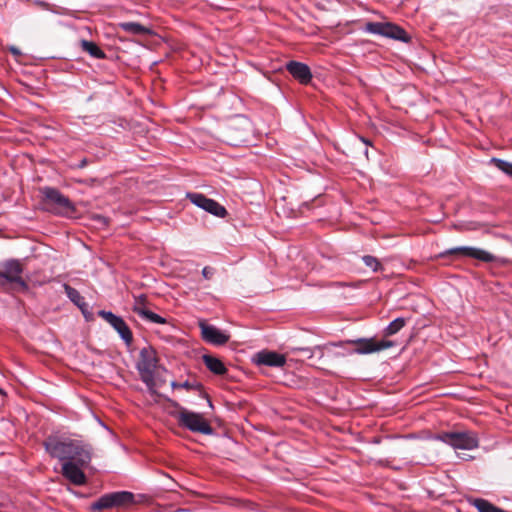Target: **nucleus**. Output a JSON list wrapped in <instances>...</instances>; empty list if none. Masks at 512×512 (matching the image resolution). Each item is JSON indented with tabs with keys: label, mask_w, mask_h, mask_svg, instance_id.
<instances>
[{
	"label": "nucleus",
	"mask_w": 512,
	"mask_h": 512,
	"mask_svg": "<svg viewBox=\"0 0 512 512\" xmlns=\"http://www.w3.org/2000/svg\"><path fill=\"white\" fill-rule=\"evenodd\" d=\"M45 451L50 457L63 463L77 461L81 466H88L92 460L93 447L88 442L71 438L66 434H51L43 442Z\"/></svg>",
	"instance_id": "nucleus-1"
},
{
	"label": "nucleus",
	"mask_w": 512,
	"mask_h": 512,
	"mask_svg": "<svg viewBox=\"0 0 512 512\" xmlns=\"http://www.w3.org/2000/svg\"><path fill=\"white\" fill-rule=\"evenodd\" d=\"M158 366L156 351L151 346L143 347L139 352L136 369L141 381L146 385L151 395H158L155 372Z\"/></svg>",
	"instance_id": "nucleus-2"
},
{
	"label": "nucleus",
	"mask_w": 512,
	"mask_h": 512,
	"mask_svg": "<svg viewBox=\"0 0 512 512\" xmlns=\"http://www.w3.org/2000/svg\"><path fill=\"white\" fill-rule=\"evenodd\" d=\"M171 404L179 409V413L174 415L179 425L191 432L201 433L203 435H212L214 430L211 425L199 413H195L180 406L177 402L169 399Z\"/></svg>",
	"instance_id": "nucleus-3"
},
{
	"label": "nucleus",
	"mask_w": 512,
	"mask_h": 512,
	"mask_svg": "<svg viewBox=\"0 0 512 512\" xmlns=\"http://www.w3.org/2000/svg\"><path fill=\"white\" fill-rule=\"evenodd\" d=\"M23 271V264L18 259L0 261V287L16 284L24 291L28 290V284L22 277Z\"/></svg>",
	"instance_id": "nucleus-4"
},
{
	"label": "nucleus",
	"mask_w": 512,
	"mask_h": 512,
	"mask_svg": "<svg viewBox=\"0 0 512 512\" xmlns=\"http://www.w3.org/2000/svg\"><path fill=\"white\" fill-rule=\"evenodd\" d=\"M434 439L454 449L473 450L479 445L476 434L470 431L444 432L434 436Z\"/></svg>",
	"instance_id": "nucleus-5"
},
{
	"label": "nucleus",
	"mask_w": 512,
	"mask_h": 512,
	"mask_svg": "<svg viewBox=\"0 0 512 512\" xmlns=\"http://www.w3.org/2000/svg\"><path fill=\"white\" fill-rule=\"evenodd\" d=\"M134 503V494L129 491H117L102 495L91 504V510L102 511L111 508L126 507Z\"/></svg>",
	"instance_id": "nucleus-6"
},
{
	"label": "nucleus",
	"mask_w": 512,
	"mask_h": 512,
	"mask_svg": "<svg viewBox=\"0 0 512 512\" xmlns=\"http://www.w3.org/2000/svg\"><path fill=\"white\" fill-rule=\"evenodd\" d=\"M344 343L355 345L356 347L352 353L361 355L379 352L385 349H389L395 345V343L391 340L377 341L374 338H357L353 340H347L346 342L333 343V345L342 346Z\"/></svg>",
	"instance_id": "nucleus-7"
},
{
	"label": "nucleus",
	"mask_w": 512,
	"mask_h": 512,
	"mask_svg": "<svg viewBox=\"0 0 512 512\" xmlns=\"http://www.w3.org/2000/svg\"><path fill=\"white\" fill-rule=\"evenodd\" d=\"M448 255H462L465 257L477 259L482 262L490 263L494 262L496 260V256L491 254L490 252L476 248V247H470V246H459L447 249L443 252H441L438 257L444 258Z\"/></svg>",
	"instance_id": "nucleus-8"
},
{
	"label": "nucleus",
	"mask_w": 512,
	"mask_h": 512,
	"mask_svg": "<svg viewBox=\"0 0 512 512\" xmlns=\"http://www.w3.org/2000/svg\"><path fill=\"white\" fill-rule=\"evenodd\" d=\"M41 192L45 200L55 206V213L64 214L74 210V206L69 198L63 195L58 189L53 187H44Z\"/></svg>",
	"instance_id": "nucleus-9"
},
{
	"label": "nucleus",
	"mask_w": 512,
	"mask_h": 512,
	"mask_svg": "<svg viewBox=\"0 0 512 512\" xmlns=\"http://www.w3.org/2000/svg\"><path fill=\"white\" fill-rule=\"evenodd\" d=\"M198 326L201 331V338L208 344L222 346L230 339L229 334L214 325L208 324L205 320H200Z\"/></svg>",
	"instance_id": "nucleus-10"
},
{
	"label": "nucleus",
	"mask_w": 512,
	"mask_h": 512,
	"mask_svg": "<svg viewBox=\"0 0 512 512\" xmlns=\"http://www.w3.org/2000/svg\"><path fill=\"white\" fill-rule=\"evenodd\" d=\"M187 198L197 207L209 212L210 214L223 218L226 216L227 211L224 206L219 204L214 199L206 197L201 193H188Z\"/></svg>",
	"instance_id": "nucleus-11"
},
{
	"label": "nucleus",
	"mask_w": 512,
	"mask_h": 512,
	"mask_svg": "<svg viewBox=\"0 0 512 512\" xmlns=\"http://www.w3.org/2000/svg\"><path fill=\"white\" fill-rule=\"evenodd\" d=\"M98 315L103 318L107 323H109L119 334L121 339L127 344L130 345L133 341V335L126 324V322L120 316L112 313L111 311L100 310Z\"/></svg>",
	"instance_id": "nucleus-12"
},
{
	"label": "nucleus",
	"mask_w": 512,
	"mask_h": 512,
	"mask_svg": "<svg viewBox=\"0 0 512 512\" xmlns=\"http://www.w3.org/2000/svg\"><path fill=\"white\" fill-rule=\"evenodd\" d=\"M81 465L77 461H66L62 464V475L74 485H84L86 476L81 470Z\"/></svg>",
	"instance_id": "nucleus-13"
},
{
	"label": "nucleus",
	"mask_w": 512,
	"mask_h": 512,
	"mask_svg": "<svg viewBox=\"0 0 512 512\" xmlns=\"http://www.w3.org/2000/svg\"><path fill=\"white\" fill-rule=\"evenodd\" d=\"M255 364L269 367H283L286 364V357L275 351L263 350L254 357Z\"/></svg>",
	"instance_id": "nucleus-14"
},
{
	"label": "nucleus",
	"mask_w": 512,
	"mask_h": 512,
	"mask_svg": "<svg viewBox=\"0 0 512 512\" xmlns=\"http://www.w3.org/2000/svg\"><path fill=\"white\" fill-rule=\"evenodd\" d=\"M286 69L301 84H308L312 79L311 70L305 63L292 60L286 63Z\"/></svg>",
	"instance_id": "nucleus-15"
},
{
	"label": "nucleus",
	"mask_w": 512,
	"mask_h": 512,
	"mask_svg": "<svg viewBox=\"0 0 512 512\" xmlns=\"http://www.w3.org/2000/svg\"><path fill=\"white\" fill-rule=\"evenodd\" d=\"M133 311L139 317H141L142 319L147 320L149 322L157 323V324H166L167 323V320L164 317L148 310L145 307V296L144 295H140L139 297L136 298L135 304L133 307Z\"/></svg>",
	"instance_id": "nucleus-16"
},
{
	"label": "nucleus",
	"mask_w": 512,
	"mask_h": 512,
	"mask_svg": "<svg viewBox=\"0 0 512 512\" xmlns=\"http://www.w3.org/2000/svg\"><path fill=\"white\" fill-rule=\"evenodd\" d=\"M383 36L402 42H409L410 40L404 29L392 23H385Z\"/></svg>",
	"instance_id": "nucleus-17"
},
{
	"label": "nucleus",
	"mask_w": 512,
	"mask_h": 512,
	"mask_svg": "<svg viewBox=\"0 0 512 512\" xmlns=\"http://www.w3.org/2000/svg\"><path fill=\"white\" fill-rule=\"evenodd\" d=\"M202 359L206 367L212 373L216 375H224L227 372V368L219 358L212 355H203Z\"/></svg>",
	"instance_id": "nucleus-18"
},
{
	"label": "nucleus",
	"mask_w": 512,
	"mask_h": 512,
	"mask_svg": "<svg viewBox=\"0 0 512 512\" xmlns=\"http://www.w3.org/2000/svg\"><path fill=\"white\" fill-rule=\"evenodd\" d=\"M80 47L83 51L87 52L91 57L95 59L106 58L105 52L94 42L88 40H81Z\"/></svg>",
	"instance_id": "nucleus-19"
},
{
	"label": "nucleus",
	"mask_w": 512,
	"mask_h": 512,
	"mask_svg": "<svg viewBox=\"0 0 512 512\" xmlns=\"http://www.w3.org/2000/svg\"><path fill=\"white\" fill-rule=\"evenodd\" d=\"M119 27L132 35H145L150 33V29L141 25L137 22H121L119 23Z\"/></svg>",
	"instance_id": "nucleus-20"
},
{
	"label": "nucleus",
	"mask_w": 512,
	"mask_h": 512,
	"mask_svg": "<svg viewBox=\"0 0 512 512\" xmlns=\"http://www.w3.org/2000/svg\"><path fill=\"white\" fill-rule=\"evenodd\" d=\"M471 504L478 510V512H507L483 498H476L471 502Z\"/></svg>",
	"instance_id": "nucleus-21"
},
{
	"label": "nucleus",
	"mask_w": 512,
	"mask_h": 512,
	"mask_svg": "<svg viewBox=\"0 0 512 512\" xmlns=\"http://www.w3.org/2000/svg\"><path fill=\"white\" fill-rule=\"evenodd\" d=\"M406 324V319L403 317H398L394 319L392 322L384 330L385 336H392L398 333Z\"/></svg>",
	"instance_id": "nucleus-22"
},
{
	"label": "nucleus",
	"mask_w": 512,
	"mask_h": 512,
	"mask_svg": "<svg viewBox=\"0 0 512 512\" xmlns=\"http://www.w3.org/2000/svg\"><path fill=\"white\" fill-rule=\"evenodd\" d=\"M64 290L69 298V300L74 303L76 306L83 305V301H85L84 297L79 293V291L68 284H64Z\"/></svg>",
	"instance_id": "nucleus-23"
},
{
	"label": "nucleus",
	"mask_w": 512,
	"mask_h": 512,
	"mask_svg": "<svg viewBox=\"0 0 512 512\" xmlns=\"http://www.w3.org/2000/svg\"><path fill=\"white\" fill-rule=\"evenodd\" d=\"M490 162L495 165L500 171H502L504 174L512 178V163L499 159V158H492Z\"/></svg>",
	"instance_id": "nucleus-24"
},
{
	"label": "nucleus",
	"mask_w": 512,
	"mask_h": 512,
	"mask_svg": "<svg viewBox=\"0 0 512 512\" xmlns=\"http://www.w3.org/2000/svg\"><path fill=\"white\" fill-rule=\"evenodd\" d=\"M35 3L39 7L43 8L45 10H48L54 14H60V15H70L71 14V12L66 8H59V7L50 5L49 3L44 2V1H36Z\"/></svg>",
	"instance_id": "nucleus-25"
},
{
	"label": "nucleus",
	"mask_w": 512,
	"mask_h": 512,
	"mask_svg": "<svg viewBox=\"0 0 512 512\" xmlns=\"http://www.w3.org/2000/svg\"><path fill=\"white\" fill-rule=\"evenodd\" d=\"M364 264L369 267L373 272H378L383 269L379 260L372 255H365L362 257Z\"/></svg>",
	"instance_id": "nucleus-26"
},
{
	"label": "nucleus",
	"mask_w": 512,
	"mask_h": 512,
	"mask_svg": "<svg viewBox=\"0 0 512 512\" xmlns=\"http://www.w3.org/2000/svg\"><path fill=\"white\" fill-rule=\"evenodd\" d=\"M385 23L369 22L366 25V31L372 34L383 36Z\"/></svg>",
	"instance_id": "nucleus-27"
},
{
	"label": "nucleus",
	"mask_w": 512,
	"mask_h": 512,
	"mask_svg": "<svg viewBox=\"0 0 512 512\" xmlns=\"http://www.w3.org/2000/svg\"><path fill=\"white\" fill-rule=\"evenodd\" d=\"M77 307L81 310V312H82V314H83V316H84V318H85L86 320H91V319H92L93 315H92V313L89 311V306H88V304L86 303V301H83V305H81V306H77Z\"/></svg>",
	"instance_id": "nucleus-28"
},
{
	"label": "nucleus",
	"mask_w": 512,
	"mask_h": 512,
	"mask_svg": "<svg viewBox=\"0 0 512 512\" xmlns=\"http://www.w3.org/2000/svg\"><path fill=\"white\" fill-rule=\"evenodd\" d=\"M171 387L174 388V389H176V388H184V389L189 390V389L192 388V384L189 381H185L183 383H178V382L173 381L171 383Z\"/></svg>",
	"instance_id": "nucleus-29"
},
{
	"label": "nucleus",
	"mask_w": 512,
	"mask_h": 512,
	"mask_svg": "<svg viewBox=\"0 0 512 512\" xmlns=\"http://www.w3.org/2000/svg\"><path fill=\"white\" fill-rule=\"evenodd\" d=\"M215 273V270L209 266L202 269V275L205 279H211Z\"/></svg>",
	"instance_id": "nucleus-30"
},
{
	"label": "nucleus",
	"mask_w": 512,
	"mask_h": 512,
	"mask_svg": "<svg viewBox=\"0 0 512 512\" xmlns=\"http://www.w3.org/2000/svg\"><path fill=\"white\" fill-rule=\"evenodd\" d=\"M87 165V159L83 158L78 164L75 165L76 168H84Z\"/></svg>",
	"instance_id": "nucleus-31"
},
{
	"label": "nucleus",
	"mask_w": 512,
	"mask_h": 512,
	"mask_svg": "<svg viewBox=\"0 0 512 512\" xmlns=\"http://www.w3.org/2000/svg\"><path fill=\"white\" fill-rule=\"evenodd\" d=\"M361 140H362L366 145H368V144H369V141H368V140H366V139H364V138H361Z\"/></svg>",
	"instance_id": "nucleus-32"
},
{
	"label": "nucleus",
	"mask_w": 512,
	"mask_h": 512,
	"mask_svg": "<svg viewBox=\"0 0 512 512\" xmlns=\"http://www.w3.org/2000/svg\"><path fill=\"white\" fill-rule=\"evenodd\" d=\"M0 395H5V392L2 388H0Z\"/></svg>",
	"instance_id": "nucleus-33"
},
{
	"label": "nucleus",
	"mask_w": 512,
	"mask_h": 512,
	"mask_svg": "<svg viewBox=\"0 0 512 512\" xmlns=\"http://www.w3.org/2000/svg\"><path fill=\"white\" fill-rule=\"evenodd\" d=\"M365 155L368 156V149L365 150Z\"/></svg>",
	"instance_id": "nucleus-34"
}]
</instances>
